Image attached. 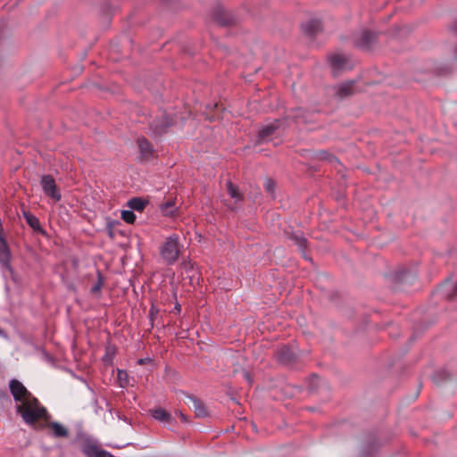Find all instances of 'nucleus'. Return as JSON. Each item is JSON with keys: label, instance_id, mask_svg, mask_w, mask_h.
<instances>
[{"label": "nucleus", "instance_id": "obj_17", "mask_svg": "<svg viewBox=\"0 0 457 457\" xmlns=\"http://www.w3.org/2000/svg\"><path fill=\"white\" fill-rule=\"evenodd\" d=\"M160 210L163 216L172 217L177 214L176 198H171L160 204Z\"/></svg>", "mask_w": 457, "mask_h": 457}, {"label": "nucleus", "instance_id": "obj_21", "mask_svg": "<svg viewBox=\"0 0 457 457\" xmlns=\"http://www.w3.org/2000/svg\"><path fill=\"white\" fill-rule=\"evenodd\" d=\"M148 200L141 197H133L129 199L127 205L132 210L137 212H143L145 206L148 204Z\"/></svg>", "mask_w": 457, "mask_h": 457}, {"label": "nucleus", "instance_id": "obj_33", "mask_svg": "<svg viewBox=\"0 0 457 457\" xmlns=\"http://www.w3.org/2000/svg\"><path fill=\"white\" fill-rule=\"evenodd\" d=\"M448 300H454L457 297V281L452 292L446 295Z\"/></svg>", "mask_w": 457, "mask_h": 457}, {"label": "nucleus", "instance_id": "obj_41", "mask_svg": "<svg viewBox=\"0 0 457 457\" xmlns=\"http://www.w3.org/2000/svg\"><path fill=\"white\" fill-rule=\"evenodd\" d=\"M313 378L318 380L319 377L317 375H313Z\"/></svg>", "mask_w": 457, "mask_h": 457}, {"label": "nucleus", "instance_id": "obj_20", "mask_svg": "<svg viewBox=\"0 0 457 457\" xmlns=\"http://www.w3.org/2000/svg\"><path fill=\"white\" fill-rule=\"evenodd\" d=\"M150 411H151L153 418L155 419L156 420H159L162 422H166V423H170L173 420L170 413H169L163 408L159 407V408L151 410Z\"/></svg>", "mask_w": 457, "mask_h": 457}, {"label": "nucleus", "instance_id": "obj_7", "mask_svg": "<svg viewBox=\"0 0 457 457\" xmlns=\"http://www.w3.org/2000/svg\"><path fill=\"white\" fill-rule=\"evenodd\" d=\"M82 452L87 457H114L112 453L104 450L93 440H86L82 444Z\"/></svg>", "mask_w": 457, "mask_h": 457}, {"label": "nucleus", "instance_id": "obj_5", "mask_svg": "<svg viewBox=\"0 0 457 457\" xmlns=\"http://www.w3.org/2000/svg\"><path fill=\"white\" fill-rule=\"evenodd\" d=\"M40 185L44 194L54 200L59 202L62 199L61 192L56 185L55 179L52 175H43L40 179Z\"/></svg>", "mask_w": 457, "mask_h": 457}, {"label": "nucleus", "instance_id": "obj_6", "mask_svg": "<svg viewBox=\"0 0 457 457\" xmlns=\"http://www.w3.org/2000/svg\"><path fill=\"white\" fill-rule=\"evenodd\" d=\"M12 253L10 246L4 235L0 236V266L2 269L6 270L11 274L13 273V269L11 264Z\"/></svg>", "mask_w": 457, "mask_h": 457}, {"label": "nucleus", "instance_id": "obj_3", "mask_svg": "<svg viewBox=\"0 0 457 457\" xmlns=\"http://www.w3.org/2000/svg\"><path fill=\"white\" fill-rule=\"evenodd\" d=\"M176 124V117L162 112L160 116L155 117L149 122V129L154 136L166 134L170 128Z\"/></svg>", "mask_w": 457, "mask_h": 457}, {"label": "nucleus", "instance_id": "obj_16", "mask_svg": "<svg viewBox=\"0 0 457 457\" xmlns=\"http://www.w3.org/2000/svg\"><path fill=\"white\" fill-rule=\"evenodd\" d=\"M23 217L26 220L28 225L37 233L46 236V231L41 227L40 221L37 217L29 212H23Z\"/></svg>", "mask_w": 457, "mask_h": 457}, {"label": "nucleus", "instance_id": "obj_32", "mask_svg": "<svg viewBox=\"0 0 457 457\" xmlns=\"http://www.w3.org/2000/svg\"><path fill=\"white\" fill-rule=\"evenodd\" d=\"M181 265L183 266L184 270L188 272L190 270H193L194 269V263L191 262V261H184Z\"/></svg>", "mask_w": 457, "mask_h": 457}, {"label": "nucleus", "instance_id": "obj_40", "mask_svg": "<svg viewBox=\"0 0 457 457\" xmlns=\"http://www.w3.org/2000/svg\"><path fill=\"white\" fill-rule=\"evenodd\" d=\"M175 309L179 312H180V305L179 303L176 304Z\"/></svg>", "mask_w": 457, "mask_h": 457}, {"label": "nucleus", "instance_id": "obj_1", "mask_svg": "<svg viewBox=\"0 0 457 457\" xmlns=\"http://www.w3.org/2000/svg\"><path fill=\"white\" fill-rule=\"evenodd\" d=\"M9 390L16 403L15 411L28 425H34L38 420H48L47 410L41 405L27 387L18 379L9 381Z\"/></svg>", "mask_w": 457, "mask_h": 457}, {"label": "nucleus", "instance_id": "obj_28", "mask_svg": "<svg viewBox=\"0 0 457 457\" xmlns=\"http://www.w3.org/2000/svg\"><path fill=\"white\" fill-rule=\"evenodd\" d=\"M317 158L320 160H327L330 162H332L333 161H336V162L338 161L335 155H333L330 153L324 151V150L317 153Z\"/></svg>", "mask_w": 457, "mask_h": 457}, {"label": "nucleus", "instance_id": "obj_24", "mask_svg": "<svg viewBox=\"0 0 457 457\" xmlns=\"http://www.w3.org/2000/svg\"><path fill=\"white\" fill-rule=\"evenodd\" d=\"M451 377H452V374L449 370H447L446 369H441V370H436L434 373L432 379H433L434 383L440 384L445 381H447L448 379L451 378Z\"/></svg>", "mask_w": 457, "mask_h": 457}, {"label": "nucleus", "instance_id": "obj_4", "mask_svg": "<svg viewBox=\"0 0 457 457\" xmlns=\"http://www.w3.org/2000/svg\"><path fill=\"white\" fill-rule=\"evenodd\" d=\"M378 33L369 29L363 30L358 37L354 39V46L362 51H370L378 43Z\"/></svg>", "mask_w": 457, "mask_h": 457}, {"label": "nucleus", "instance_id": "obj_22", "mask_svg": "<svg viewBox=\"0 0 457 457\" xmlns=\"http://www.w3.org/2000/svg\"><path fill=\"white\" fill-rule=\"evenodd\" d=\"M287 237L295 242V244L298 246L299 250L303 253L305 252L307 248V239L303 237V234H295L294 232L288 233Z\"/></svg>", "mask_w": 457, "mask_h": 457}, {"label": "nucleus", "instance_id": "obj_37", "mask_svg": "<svg viewBox=\"0 0 457 457\" xmlns=\"http://www.w3.org/2000/svg\"><path fill=\"white\" fill-rule=\"evenodd\" d=\"M128 377V374L125 370H118V378L119 380L126 379Z\"/></svg>", "mask_w": 457, "mask_h": 457}, {"label": "nucleus", "instance_id": "obj_10", "mask_svg": "<svg viewBox=\"0 0 457 457\" xmlns=\"http://www.w3.org/2000/svg\"><path fill=\"white\" fill-rule=\"evenodd\" d=\"M137 144L140 152L141 161H148L154 154V146L152 143L144 136L137 139Z\"/></svg>", "mask_w": 457, "mask_h": 457}, {"label": "nucleus", "instance_id": "obj_18", "mask_svg": "<svg viewBox=\"0 0 457 457\" xmlns=\"http://www.w3.org/2000/svg\"><path fill=\"white\" fill-rule=\"evenodd\" d=\"M46 426L52 429V436L54 437L66 438L69 436L68 429L57 421L49 422Z\"/></svg>", "mask_w": 457, "mask_h": 457}, {"label": "nucleus", "instance_id": "obj_12", "mask_svg": "<svg viewBox=\"0 0 457 457\" xmlns=\"http://www.w3.org/2000/svg\"><path fill=\"white\" fill-rule=\"evenodd\" d=\"M309 112L299 107L292 109L288 114L285 116L286 120H292L295 123H307L309 118Z\"/></svg>", "mask_w": 457, "mask_h": 457}, {"label": "nucleus", "instance_id": "obj_38", "mask_svg": "<svg viewBox=\"0 0 457 457\" xmlns=\"http://www.w3.org/2000/svg\"><path fill=\"white\" fill-rule=\"evenodd\" d=\"M0 337L4 338V339H8L9 338L7 332L4 329L1 328H0Z\"/></svg>", "mask_w": 457, "mask_h": 457}, {"label": "nucleus", "instance_id": "obj_11", "mask_svg": "<svg viewBox=\"0 0 457 457\" xmlns=\"http://www.w3.org/2000/svg\"><path fill=\"white\" fill-rule=\"evenodd\" d=\"M329 65L334 71H340L347 68L349 59L340 54H334L328 57ZM348 69H352L351 66Z\"/></svg>", "mask_w": 457, "mask_h": 457}, {"label": "nucleus", "instance_id": "obj_8", "mask_svg": "<svg viewBox=\"0 0 457 457\" xmlns=\"http://www.w3.org/2000/svg\"><path fill=\"white\" fill-rule=\"evenodd\" d=\"M278 361L285 366H293L296 363L297 356L295 353L287 345H282L278 348L277 352Z\"/></svg>", "mask_w": 457, "mask_h": 457}, {"label": "nucleus", "instance_id": "obj_35", "mask_svg": "<svg viewBox=\"0 0 457 457\" xmlns=\"http://www.w3.org/2000/svg\"><path fill=\"white\" fill-rule=\"evenodd\" d=\"M113 354H114L113 351L110 353L109 349H107L105 355L103 357V361L104 362L112 361Z\"/></svg>", "mask_w": 457, "mask_h": 457}, {"label": "nucleus", "instance_id": "obj_26", "mask_svg": "<svg viewBox=\"0 0 457 457\" xmlns=\"http://www.w3.org/2000/svg\"><path fill=\"white\" fill-rule=\"evenodd\" d=\"M121 219L129 224H133L136 220V215L132 210H124L121 212Z\"/></svg>", "mask_w": 457, "mask_h": 457}, {"label": "nucleus", "instance_id": "obj_31", "mask_svg": "<svg viewBox=\"0 0 457 457\" xmlns=\"http://www.w3.org/2000/svg\"><path fill=\"white\" fill-rule=\"evenodd\" d=\"M275 187L276 182L271 179H267V180L264 183V188L267 191V193L274 195Z\"/></svg>", "mask_w": 457, "mask_h": 457}, {"label": "nucleus", "instance_id": "obj_25", "mask_svg": "<svg viewBox=\"0 0 457 457\" xmlns=\"http://www.w3.org/2000/svg\"><path fill=\"white\" fill-rule=\"evenodd\" d=\"M96 275H97V281L96 283L91 287V293L93 295H101V289L103 287V285H104V276L102 274V272L97 270L96 271Z\"/></svg>", "mask_w": 457, "mask_h": 457}, {"label": "nucleus", "instance_id": "obj_30", "mask_svg": "<svg viewBox=\"0 0 457 457\" xmlns=\"http://www.w3.org/2000/svg\"><path fill=\"white\" fill-rule=\"evenodd\" d=\"M120 221H116V220H113V221H109L107 223V227H106V231H107V234L109 236V237L111 239H114L115 238V231L113 229V227L115 225H120Z\"/></svg>", "mask_w": 457, "mask_h": 457}, {"label": "nucleus", "instance_id": "obj_23", "mask_svg": "<svg viewBox=\"0 0 457 457\" xmlns=\"http://www.w3.org/2000/svg\"><path fill=\"white\" fill-rule=\"evenodd\" d=\"M226 187L228 194L231 198L235 199L236 202H240L244 199L243 195L238 190V187L235 186L230 180L226 183Z\"/></svg>", "mask_w": 457, "mask_h": 457}, {"label": "nucleus", "instance_id": "obj_19", "mask_svg": "<svg viewBox=\"0 0 457 457\" xmlns=\"http://www.w3.org/2000/svg\"><path fill=\"white\" fill-rule=\"evenodd\" d=\"M353 84H354V81H353V80L346 81L345 83L340 84L337 87V89L336 92L337 96L341 98H344V97H347V96L353 95L354 94Z\"/></svg>", "mask_w": 457, "mask_h": 457}, {"label": "nucleus", "instance_id": "obj_29", "mask_svg": "<svg viewBox=\"0 0 457 457\" xmlns=\"http://www.w3.org/2000/svg\"><path fill=\"white\" fill-rule=\"evenodd\" d=\"M379 445L375 438H370L368 442V445L365 448L366 454H371L373 451H376L378 448Z\"/></svg>", "mask_w": 457, "mask_h": 457}, {"label": "nucleus", "instance_id": "obj_13", "mask_svg": "<svg viewBox=\"0 0 457 457\" xmlns=\"http://www.w3.org/2000/svg\"><path fill=\"white\" fill-rule=\"evenodd\" d=\"M187 399L193 403L194 411L196 417L204 418L208 416V411L205 404L194 395L182 392Z\"/></svg>", "mask_w": 457, "mask_h": 457}, {"label": "nucleus", "instance_id": "obj_34", "mask_svg": "<svg viewBox=\"0 0 457 457\" xmlns=\"http://www.w3.org/2000/svg\"><path fill=\"white\" fill-rule=\"evenodd\" d=\"M152 362H153V359H151L149 357L141 358L137 361V364H138V365H145V364L152 363Z\"/></svg>", "mask_w": 457, "mask_h": 457}, {"label": "nucleus", "instance_id": "obj_27", "mask_svg": "<svg viewBox=\"0 0 457 457\" xmlns=\"http://www.w3.org/2000/svg\"><path fill=\"white\" fill-rule=\"evenodd\" d=\"M159 312H160V310L157 307V305H155L154 303H152L151 307H150V310H149V313H148V317H149V320H150V322H151V328H152L154 326V322L155 319L157 318V316L159 315Z\"/></svg>", "mask_w": 457, "mask_h": 457}, {"label": "nucleus", "instance_id": "obj_39", "mask_svg": "<svg viewBox=\"0 0 457 457\" xmlns=\"http://www.w3.org/2000/svg\"><path fill=\"white\" fill-rule=\"evenodd\" d=\"M179 418H180V420L184 423L188 421L187 417L185 414H183L181 411L179 412Z\"/></svg>", "mask_w": 457, "mask_h": 457}, {"label": "nucleus", "instance_id": "obj_9", "mask_svg": "<svg viewBox=\"0 0 457 457\" xmlns=\"http://www.w3.org/2000/svg\"><path fill=\"white\" fill-rule=\"evenodd\" d=\"M212 18L221 26H231L237 23V18L231 12L221 7L213 10Z\"/></svg>", "mask_w": 457, "mask_h": 457}, {"label": "nucleus", "instance_id": "obj_36", "mask_svg": "<svg viewBox=\"0 0 457 457\" xmlns=\"http://www.w3.org/2000/svg\"><path fill=\"white\" fill-rule=\"evenodd\" d=\"M0 400H10L9 395L6 390L0 389Z\"/></svg>", "mask_w": 457, "mask_h": 457}, {"label": "nucleus", "instance_id": "obj_15", "mask_svg": "<svg viewBox=\"0 0 457 457\" xmlns=\"http://www.w3.org/2000/svg\"><path fill=\"white\" fill-rule=\"evenodd\" d=\"M302 29L306 36L313 37L322 29V24L320 20L312 19L302 24Z\"/></svg>", "mask_w": 457, "mask_h": 457}, {"label": "nucleus", "instance_id": "obj_2", "mask_svg": "<svg viewBox=\"0 0 457 457\" xmlns=\"http://www.w3.org/2000/svg\"><path fill=\"white\" fill-rule=\"evenodd\" d=\"M182 245L177 234L168 237L159 248L160 256L166 265H173L179 258Z\"/></svg>", "mask_w": 457, "mask_h": 457}, {"label": "nucleus", "instance_id": "obj_14", "mask_svg": "<svg viewBox=\"0 0 457 457\" xmlns=\"http://www.w3.org/2000/svg\"><path fill=\"white\" fill-rule=\"evenodd\" d=\"M280 120H275L273 122L263 126L258 132V141L262 142L271 137L279 128Z\"/></svg>", "mask_w": 457, "mask_h": 457}]
</instances>
